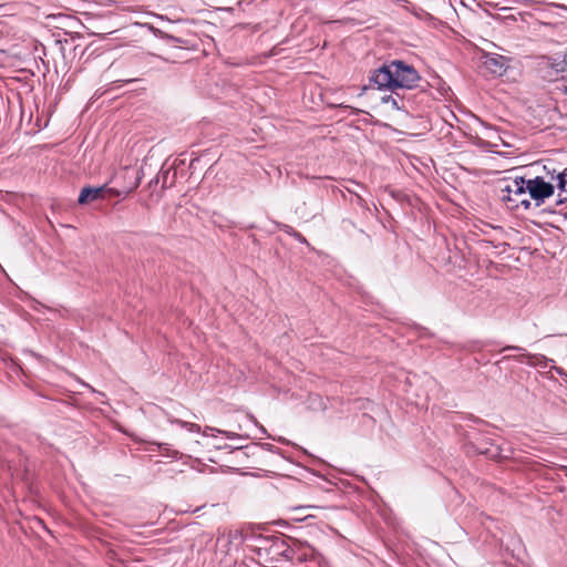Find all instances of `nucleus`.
Segmentation results:
<instances>
[{
    "label": "nucleus",
    "mask_w": 567,
    "mask_h": 567,
    "mask_svg": "<svg viewBox=\"0 0 567 567\" xmlns=\"http://www.w3.org/2000/svg\"><path fill=\"white\" fill-rule=\"evenodd\" d=\"M421 76L419 72L410 64L401 60H394L384 63L373 71L370 82L380 90H390L395 92L398 89L412 90L419 85Z\"/></svg>",
    "instance_id": "obj_1"
},
{
    "label": "nucleus",
    "mask_w": 567,
    "mask_h": 567,
    "mask_svg": "<svg viewBox=\"0 0 567 567\" xmlns=\"http://www.w3.org/2000/svg\"><path fill=\"white\" fill-rule=\"evenodd\" d=\"M502 192L506 193L503 195V200H507L513 204L511 208H518L520 206L524 209L530 208L532 203L526 196L527 186L524 177H516L508 183Z\"/></svg>",
    "instance_id": "obj_2"
},
{
    "label": "nucleus",
    "mask_w": 567,
    "mask_h": 567,
    "mask_svg": "<svg viewBox=\"0 0 567 567\" xmlns=\"http://www.w3.org/2000/svg\"><path fill=\"white\" fill-rule=\"evenodd\" d=\"M526 186L529 197L536 200V206H539L546 198L553 196L555 190V185L546 182L544 176L526 179Z\"/></svg>",
    "instance_id": "obj_3"
},
{
    "label": "nucleus",
    "mask_w": 567,
    "mask_h": 567,
    "mask_svg": "<svg viewBox=\"0 0 567 567\" xmlns=\"http://www.w3.org/2000/svg\"><path fill=\"white\" fill-rule=\"evenodd\" d=\"M542 70L550 80L567 79V60L545 58Z\"/></svg>",
    "instance_id": "obj_4"
},
{
    "label": "nucleus",
    "mask_w": 567,
    "mask_h": 567,
    "mask_svg": "<svg viewBox=\"0 0 567 567\" xmlns=\"http://www.w3.org/2000/svg\"><path fill=\"white\" fill-rule=\"evenodd\" d=\"M508 59L496 53L483 55V65L493 75L502 76L508 68Z\"/></svg>",
    "instance_id": "obj_5"
},
{
    "label": "nucleus",
    "mask_w": 567,
    "mask_h": 567,
    "mask_svg": "<svg viewBox=\"0 0 567 567\" xmlns=\"http://www.w3.org/2000/svg\"><path fill=\"white\" fill-rule=\"evenodd\" d=\"M107 193V186L103 185L100 187H83L80 192L78 202L81 205L87 204L90 202L105 199Z\"/></svg>",
    "instance_id": "obj_6"
},
{
    "label": "nucleus",
    "mask_w": 567,
    "mask_h": 567,
    "mask_svg": "<svg viewBox=\"0 0 567 567\" xmlns=\"http://www.w3.org/2000/svg\"><path fill=\"white\" fill-rule=\"evenodd\" d=\"M544 171L550 181H556V187L559 190V196L567 193V168L563 172H557L555 168L549 167V165H544Z\"/></svg>",
    "instance_id": "obj_7"
},
{
    "label": "nucleus",
    "mask_w": 567,
    "mask_h": 567,
    "mask_svg": "<svg viewBox=\"0 0 567 567\" xmlns=\"http://www.w3.org/2000/svg\"><path fill=\"white\" fill-rule=\"evenodd\" d=\"M271 549L275 554L285 557L287 560H302L301 556H297L296 549L287 545L282 539L275 542Z\"/></svg>",
    "instance_id": "obj_8"
},
{
    "label": "nucleus",
    "mask_w": 567,
    "mask_h": 567,
    "mask_svg": "<svg viewBox=\"0 0 567 567\" xmlns=\"http://www.w3.org/2000/svg\"><path fill=\"white\" fill-rule=\"evenodd\" d=\"M140 182H141V178L138 176L135 177V181L133 182V184L125 188V189H116V188H110L107 187V193H106V198L110 197V196H121V195H128L131 194L133 190H135L138 185H140Z\"/></svg>",
    "instance_id": "obj_9"
},
{
    "label": "nucleus",
    "mask_w": 567,
    "mask_h": 567,
    "mask_svg": "<svg viewBox=\"0 0 567 567\" xmlns=\"http://www.w3.org/2000/svg\"><path fill=\"white\" fill-rule=\"evenodd\" d=\"M515 360H517L518 362H527L528 364L530 365H535L536 362L534 360H540V359H544L543 355L540 357H537V355H533V354H528V353H523L518 357H514Z\"/></svg>",
    "instance_id": "obj_10"
},
{
    "label": "nucleus",
    "mask_w": 567,
    "mask_h": 567,
    "mask_svg": "<svg viewBox=\"0 0 567 567\" xmlns=\"http://www.w3.org/2000/svg\"><path fill=\"white\" fill-rule=\"evenodd\" d=\"M315 506H292L289 508L291 513L295 514L293 518L298 520H302L307 518L309 515L302 516V512L307 508H313Z\"/></svg>",
    "instance_id": "obj_11"
},
{
    "label": "nucleus",
    "mask_w": 567,
    "mask_h": 567,
    "mask_svg": "<svg viewBox=\"0 0 567 567\" xmlns=\"http://www.w3.org/2000/svg\"><path fill=\"white\" fill-rule=\"evenodd\" d=\"M207 431H210V432L216 431V432H218V433H220V434H224L227 439H235V437H238V435H237L236 433H234V432H229V431H221V430H217V429H215V427H210V426H207L204 433L206 434V432H207Z\"/></svg>",
    "instance_id": "obj_12"
},
{
    "label": "nucleus",
    "mask_w": 567,
    "mask_h": 567,
    "mask_svg": "<svg viewBox=\"0 0 567 567\" xmlns=\"http://www.w3.org/2000/svg\"><path fill=\"white\" fill-rule=\"evenodd\" d=\"M382 101H383V102H385V103L391 102V104H392V106H393V107H395V109H398V110H399V109H401V107L399 106V104H398V101H396L394 97H392V96L382 97Z\"/></svg>",
    "instance_id": "obj_13"
},
{
    "label": "nucleus",
    "mask_w": 567,
    "mask_h": 567,
    "mask_svg": "<svg viewBox=\"0 0 567 567\" xmlns=\"http://www.w3.org/2000/svg\"><path fill=\"white\" fill-rule=\"evenodd\" d=\"M355 202L361 207L365 206V200L359 194H355Z\"/></svg>",
    "instance_id": "obj_14"
},
{
    "label": "nucleus",
    "mask_w": 567,
    "mask_h": 567,
    "mask_svg": "<svg viewBox=\"0 0 567 567\" xmlns=\"http://www.w3.org/2000/svg\"><path fill=\"white\" fill-rule=\"evenodd\" d=\"M293 236L300 243H307L306 238L300 233L293 231Z\"/></svg>",
    "instance_id": "obj_15"
},
{
    "label": "nucleus",
    "mask_w": 567,
    "mask_h": 567,
    "mask_svg": "<svg viewBox=\"0 0 567 567\" xmlns=\"http://www.w3.org/2000/svg\"><path fill=\"white\" fill-rule=\"evenodd\" d=\"M504 351L505 350H517V351H523L524 349L520 348V347H516V346H507L503 349Z\"/></svg>",
    "instance_id": "obj_16"
},
{
    "label": "nucleus",
    "mask_w": 567,
    "mask_h": 567,
    "mask_svg": "<svg viewBox=\"0 0 567 567\" xmlns=\"http://www.w3.org/2000/svg\"><path fill=\"white\" fill-rule=\"evenodd\" d=\"M189 430L190 431H199V426L197 424L192 423Z\"/></svg>",
    "instance_id": "obj_17"
},
{
    "label": "nucleus",
    "mask_w": 567,
    "mask_h": 567,
    "mask_svg": "<svg viewBox=\"0 0 567 567\" xmlns=\"http://www.w3.org/2000/svg\"><path fill=\"white\" fill-rule=\"evenodd\" d=\"M347 190L351 194H353L355 196V194H358L355 190H354V187H347Z\"/></svg>",
    "instance_id": "obj_18"
},
{
    "label": "nucleus",
    "mask_w": 567,
    "mask_h": 567,
    "mask_svg": "<svg viewBox=\"0 0 567 567\" xmlns=\"http://www.w3.org/2000/svg\"><path fill=\"white\" fill-rule=\"evenodd\" d=\"M350 184H352V185H354V186H357V187L363 188V186H362L361 184L355 183V182H353V181H350Z\"/></svg>",
    "instance_id": "obj_19"
},
{
    "label": "nucleus",
    "mask_w": 567,
    "mask_h": 567,
    "mask_svg": "<svg viewBox=\"0 0 567 567\" xmlns=\"http://www.w3.org/2000/svg\"><path fill=\"white\" fill-rule=\"evenodd\" d=\"M164 37H165L166 39H169V40H175V38H174V37L168 35V34H165Z\"/></svg>",
    "instance_id": "obj_20"
},
{
    "label": "nucleus",
    "mask_w": 567,
    "mask_h": 567,
    "mask_svg": "<svg viewBox=\"0 0 567 567\" xmlns=\"http://www.w3.org/2000/svg\"><path fill=\"white\" fill-rule=\"evenodd\" d=\"M133 81H135V80L134 79H128V80H125L124 82L128 83V82H133Z\"/></svg>",
    "instance_id": "obj_21"
}]
</instances>
